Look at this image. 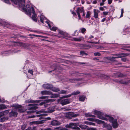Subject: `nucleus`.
Returning a JSON list of instances; mask_svg holds the SVG:
<instances>
[{"label": "nucleus", "instance_id": "obj_1", "mask_svg": "<svg viewBox=\"0 0 130 130\" xmlns=\"http://www.w3.org/2000/svg\"><path fill=\"white\" fill-rule=\"evenodd\" d=\"M103 112L98 111V118L107 121L109 120L112 123V125L113 128H115L118 127L119 124L117 123V119H114L112 117L109 116H107L106 117H104Z\"/></svg>", "mask_w": 130, "mask_h": 130}, {"label": "nucleus", "instance_id": "obj_2", "mask_svg": "<svg viewBox=\"0 0 130 130\" xmlns=\"http://www.w3.org/2000/svg\"><path fill=\"white\" fill-rule=\"evenodd\" d=\"M26 8V10H24L28 12L30 15H31V13H32L33 14L31 17L32 19L34 21H37V15L35 14V12L33 7H32L31 8L30 6L28 4H27Z\"/></svg>", "mask_w": 130, "mask_h": 130}, {"label": "nucleus", "instance_id": "obj_3", "mask_svg": "<svg viewBox=\"0 0 130 130\" xmlns=\"http://www.w3.org/2000/svg\"><path fill=\"white\" fill-rule=\"evenodd\" d=\"M55 110V107L54 106L48 108L47 110L45 111L44 110H41L37 112L38 113H45L42 114L40 115L43 116H45L47 115V113H51L54 111Z\"/></svg>", "mask_w": 130, "mask_h": 130}, {"label": "nucleus", "instance_id": "obj_4", "mask_svg": "<svg viewBox=\"0 0 130 130\" xmlns=\"http://www.w3.org/2000/svg\"><path fill=\"white\" fill-rule=\"evenodd\" d=\"M77 125L75 123H70L69 124H67L65 125L66 128L61 127H57L55 128L56 129H58L59 130H68V128H72V126H75Z\"/></svg>", "mask_w": 130, "mask_h": 130}, {"label": "nucleus", "instance_id": "obj_5", "mask_svg": "<svg viewBox=\"0 0 130 130\" xmlns=\"http://www.w3.org/2000/svg\"><path fill=\"white\" fill-rule=\"evenodd\" d=\"M25 0H15L14 3L15 4H17V3H19V4L20 8H21L23 10H26V8L25 3Z\"/></svg>", "mask_w": 130, "mask_h": 130}, {"label": "nucleus", "instance_id": "obj_6", "mask_svg": "<svg viewBox=\"0 0 130 130\" xmlns=\"http://www.w3.org/2000/svg\"><path fill=\"white\" fill-rule=\"evenodd\" d=\"M12 106L15 108V109L18 110L19 112L21 113L23 112L26 110V109L24 107L22 106L21 105L18 104H13Z\"/></svg>", "mask_w": 130, "mask_h": 130}, {"label": "nucleus", "instance_id": "obj_7", "mask_svg": "<svg viewBox=\"0 0 130 130\" xmlns=\"http://www.w3.org/2000/svg\"><path fill=\"white\" fill-rule=\"evenodd\" d=\"M62 98H60V99L57 100V101L62 105L63 106L68 104L70 103V99H61Z\"/></svg>", "mask_w": 130, "mask_h": 130}, {"label": "nucleus", "instance_id": "obj_8", "mask_svg": "<svg viewBox=\"0 0 130 130\" xmlns=\"http://www.w3.org/2000/svg\"><path fill=\"white\" fill-rule=\"evenodd\" d=\"M84 7H82L81 8L78 7L76 10V11L78 15L79 19H80L81 17L80 13L83 12L84 11Z\"/></svg>", "mask_w": 130, "mask_h": 130}, {"label": "nucleus", "instance_id": "obj_9", "mask_svg": "<svg viewBox=\"0 0 130 130\" xmlns=\"http://www.w3.org/2000/svg\"><path fill=\"white\" fill-rule=\"evenodd\" d=\"M79 127L82 129H87V130H94V129L92 128H89L86 125H79Z\"/></svg>", "mask_w": 130, "mask_h": 130}, {"label": "nucleus", "instance_id": "obj_10", "mask_svg": "<svg viewBox=\"0 0 130 130\" xmlns=\"http://www.w3.org/2000/svg\"><path fill=\"white\" fill-rule=\"evenodd\" d=\"M42 87L46 89H50L52 87V85L49 84H46L43 85Z\"/></svg>", "mask_w": 130, "mask_h": 130}, {"label": "nucleus", "instance_id": "obj_11", "mask_svg": "<svg viewBox=\"0 0 130 130\" xmlns=\"http://www.w3.org/2000/svg\"><path fill=\"white\" fill-rule=\"evenodd\" d=\"M98 76L99 77L102 78H105L108 79L110 78L109 76L108 75L104 74H101L100 73H98Z\"/></svg>", "mask_w": 130, "mask_h": 130}, {"label": "nucleus", "instance_id": "obj_12", "mask_svg": "<svg viewBox=\"0 0 130 130\" xmlns=\"http://www.w3.org/2000/svg\"><path fill=\"white\" fill-rule=\"evenodd\" d=\"M41 93L42 95H50L52 94V92L49 90H44L41 91Z\"/></svg>", "mask_w": 130, "mask_h": 130}, {"label": "nucleus", "instance_id": "obj_13", "mask_svg": "<svg viewBox=\"0 0 130 130\" xmlns=\"http://www.w3.org/2000/svg\"><path fill=\"white\" fill-rule=\"evenodd\" d=\"M40 18L41 22L43 24H44L45 23H46V21L47 22H49L46 19L45 17L42 15H40Z\"/></svg>", "mask_w": 130, "mask_h": 130}, {"label": "nucleus", "instance_id": "obj_14", "mask_svg": "<svg viewBox=\"0 0 130 130\" xmlns=\"http://www.w3.org/2000/svg\"><path fill=\"white\" fill-rule=\"evenodd\" d=\"M61 123L60 122L57 120H54L51 122V124L53 126H55L58 125L60 124Z\"/></svg>", "mask_w": 130, "mask_h": 130}, {"label": "nucleus", "instance_id": "obj_15", "mask_svg": "<svg viewBox=\"0 0 130 130\" xmlns=\"http://www.w3.org/2000/svg\"><path fill=\"white\" fill-rule=\"evenodd\" d=\"M38 105L37 104H29L28 106H31L29 107V108L30 109H36L38 108V107L37 106Z\"/></svg>", "mask_w": 130, "mask_h": 130}, {"label": "nucleus", "instance_id": "obj_16", "mask_svg": "<svg viewBox=\"0 0 130 130\" xmlns=\"http://www.w3.org/2000/svg\"><path fill=\"white\" fill-rule=\"evenodd\" d=\"M17 112L14 110H12L9 114V115L10 117L14 116L15 117H17Z\"/></svg>", "mask_w": 130, "mask_h": 130}, {"label": "nucleus", "instance_id": "obj_17", "mask_svg": "<svg viewBox=\"0 0 130 130\" xmlns=\"http://www.w3.org/2000/svg\"><path fill=\"white\" fill-rule=\"evenodd\" d=\"M46 23H47L48 25L49 26V27L53 31H56L57 29V27H51V23L50 24V23L49 22H47L46 21Z\"/></svg>", "mask_w": 130, "mask_h": 130}, {"label": "nucleus", "instance_id": "obj_18", "mask_svg": "<svg viewBox=\"0 0 130 130\" xmlns=\"http://www.w3.org/2000/svg\"><path fill=\"white\" fill-rule=\"evenodd\" d=\"M114 55L117 56V57L121 56H122L121 57H122L124 56H127L128 55V54H124L122 53H120L119 54H115Z\"/></svg>", "mask_w": 130, "mask_h": 130}, {"label": "nucleus", "instance_id": "obj_19", "mask_svg": "<svg viewBox=\"0 0 130 130\" xmlns=\"http://www.w3.org/2000/svg\"><path fill=\"white\" fill-rule=\"evenodd\" d=\"M122 56L119 57H110L107 58L109 60L111 61H116L115 58H121Z\"/></svg>", "mask_w": 130, "mask_h": 130}, {"label": "nucleus", "instance_id": "obj_20", "mask_svg": "<svg viewBox=\"0 0 130 130\" xmlns=\"http://www.w3.org/2000/svg\"><path fill=\"white\" fill-rule=\"evenodd\" d=\"M84 39L83 37H81L78 38H73V40L75 41H80L81 40Z\"/></svg>", "mask_w": 130, "mask_h": 130}, {"label": "nucleus", "instance_id": "obj_21", "mask_svg": "<svg viewBox=\"0 0 130 130\" xmlns=\"http://www.w3.org/2000/svg\"><path fill=\"white\" fill-rule=\"evenodd\" d=\"M51 95L50 98H56L60 96L59 94H53L52 92V94L50 95Z\"/></svg>", "mask_w": 130, "mask_h": 130}, {"label": "nucleus", "instance_id": "obj_22", "mask_svg": "<svg viewBox=\"0 0 130 130\" xmlns=\"http://www.w3.org/2000/svg\"><path fill=\"white\" fill-rule=\"evenodd\" d=\"M44 121H36L32 122L31 123L32 124H39L43 123L44 122Z\"/></svg>", "mask_w": 130, "mask_h": 130}, {"label": "nucleus", "instance_id": "obj_23", "mask_svg": "<svg viewBox=\"0 0 130 130\" xmlns=\"http://www.w3.org/2000/svg\"><path fill=\"white\" fill-rule=\"evenodd\" d=\"M83 46H84V48H83V49H87V48H90L92 46H96V45H94L93 44V45H92L91 46H90L89 45H83Z\"/></svg>", "mask_w": 130, "mask_h": 130}, {"label": "nucleus", "instance_id": "obj_24", "mask_svg": "<svg viewBox=\"0 0 130 130\" xmlns=\"http://www.w3.org/2000/svg\"><path fill=\"white\" fill-rule=\"evenodd\" d=\"M20 44V45L24 48H26L29 46V45L27 43H21Z\"/></svg>", "mask_w": 130, "mask_h": 130}, {"label": "nucleus", "instance_id": "obj_25", "mask_svg": "<svg viewBox=\"0 0 130 130\" xmlns=\"http://www.w3.org/2000/svg\"><path fill=\"white\" fill-rule=\"evenodd\" d=\"M51 90L55 92H57L60 91L59 88L55 87H52L51 88Z\"/></svg>", "mask_w": 130, "mask_h": 130}, {"label": "nucleus", "instance_id": "obj_26", "mask_svg": "<svg viewBox=\"0 0 130 130\" xmlns=\"http://www.w3.org/2000/svg\"><path fill=\"white\" fill-rule=\"evenodd\" d=\"M94 12V16L95 18H98V10L96 9L93 10Z\"/></svg>", "mask_w": 130, "mask_h": 130}, {"label": "nucleus", "instance_id": "obj_27", "mask_svg": "<svg viewBox=\"0 0 130 130\" xmlns=\"http://www.w3.org/2000/svg\"><path fill=\"white\" fill-rule=\"evenodd\" d=\"M81 79H69L70 82L71 83H74L76 81H80Z\"/></svg>", "mask_w": 130, "mask_h": 130}, {"label": "nucleus", "instance_id": "obj_28", "mask_svg": "<svg viewBox=\"0 0 130 130\" xmlns=\"http://www.w3.org/2000/svg\"><path fill=\"white\" fill-rule=\"evenodd\" d=\"M114 74H116V76H114L115 77L117 76L122 77L123 76V75L122 74H121L120 72H118L116 73H115Z\"/></svg>", "mask_w": 130, "mask_h": 130}, {"label": "nucleus", "instance_id": "obj_29", "mask_svg": "<svg viewBox=\"0 0 130 130\" xmlns=\"http://www.w3.org/2000/svg\"><path fill=\"white\" fill-rule=\"evenodd\" d=\"M73 112H69L68 113V117L71 118V117H73Z\"/></svg>", "mask_w": 130, "mask_h": 130}, {"label": "nucleus", "instance_id": "obj_30", "mask_svg": "<svg viewBox=\"0 0 130 130\" xmlns=\"http://www.w3.org/2000/svg\"><path fill=\"white\" fill-rule=\"evenodd\" d=\"M118 83H119L123 84H127V82L123 80H122L120 81L117 80L116 81Z\"/></svg>", "mask_w": 130, "mask_h": 130}, {"label": "nucleus", "instance_id": "obj_31", "mask_svg": "<svg viewBox=\"0 0 130 130\" xmlns=\"http://www.w3.org/2000/svg\"><path fill=\"white\" fill-rule=\"evenodd\" d=\"M105 126L108 129L110 130H111L112 129L111 126L109 124H106Z\"/></svg>", "mask_w": 130, "mask_h": 130}, {"label": "nucleus", "instance_id": "obj_32", "mask_svg": "<svg viewBox=\"0 0 130 130\" xmlns=\"http://www.w3.org/2000/svg\"><path fill=\"white\" fill-rule=\"evenodd\" d=\"M8 118L7 117H4L0 119V121L2 122H4L5 120H7Z\"/></svg>", "mask_w": 130, "mask_h": 130}, {"label": "nucleus", "instance_id": "obj_33", "mask_svg": "<svg viewBox=\"0 0 130 130\" xmlns=\"http://www.w3.org/2000/svg\"><path fill=\"white\" fill-rule=\"evenodd\" d=\"M85 99V97L83 96H81L79 97V100L80 101H84Z\"/></svg>", "mask_w": 130, "mask_h": 130}, {"label": "nucleus", "instance_id": "obj_34", "mask_svg": "<svg viewBox=\"0 0 130 130\" xmlns=\"http://www.w3.org/2000/svg\"><path fill=\"white\" fill-rule=\"evenodd\" d=\"M9 110H6L2 111V112L3 113V116L7 115L9 113Z\"/></svg>", "mask_w": 130, "mask_h": 130}, {"label": "nucleus", "instance_id": "obj_35", "mask_svg": "<svg viewBox=\"0 0 130 130\" xmlns=\"http://www.w3.org/2000/svg\"><path fill=\"white\" fill-rule=\"evenodd\" d=\"M80 93V92L78 91H74L72 93V94L73 95H76L79 94Z\"/></svg>", "mask_w": 130, "mask_h": 130}, {"label": "nucleus", "instance_id": "obj_36", "mask_svg": "<svg viewBox=\"0 0 130 130\" xmlns=\"http://www.w3.org/2000/svg\"><path fill=\"white\" fill-rule=\"evenodd\" d=\"M55 99H50L48 100H46V101L47 103L49 102H52L55 101Z\"/></svg>", "mask_w": 130, "mask_h": 130}, {"label": "nucleus", "instance_id": "obj_37", "mask_svg": "<svg viewBox=\"0 0 130 130\" xmlns=\"http://www.w3.org/2000/svg\"><path fill=\"white\" fill-rule=\"evenodd\" d=\"M6 108V106L4 104L0 105V109H4Z\"/></svg>", "mask_w": 130, "mask_h": 130}, {"label": "nucleus", "instance_id": "obj_38", "mask_svg": "<svg viewBox=\"0 0 130 130\" xmlns=\"http://www.w3.org/2000/svg\"><path fill=\"white\" fill-rule=\"evenodd\" d=\"M40 101V100H36V101H34L32 100H29L28 101V102H31V103H33V102H35L36 103H39Z\"/></svg>", "mask_w": 130, "mask_h": 130}, {"label": "nucleus", "instance_id": "obj_39", "mask_svg": "<svg viewBox=\"0 0 130 130\" xmlns=\"http://www.w3.org/2000/svg\"><path fill=\"white\" fill-rule=\"evenodd\" d=\"M79 31L82 33H84L86 31V29L84 28H82L80 29Z\"/></svg>", "mask_w": 130, "mask_h": 130}, {"label": "nucleus", "instance_id": "obj_40", "mask_svg": "<svg viewBox=\"0 0 130 130\" xmlns=\"http://www.w3.org/2000/svg\"><path fill=\"white\" fill-rule=\"evenodd\" d=\"M90 17V14L89 11H87V14L86 16V18H88Z\"/></svg>", "mask_w": 130, "mask_h": 130}, {"label": "nucleus", "instance_id": "obj_41", "mask_svg": "<svg viewBox=\"0 0 130 130\" xmlns=\"http://www.w3.org/2000/svg\"><path fill=\"white\" fill-rule=\"evenodd\" d=\"M6 27L7 28H11V26H12V25H10L7 23H6Z\"/></svg>", "mask_w": 130, "mask_h": 130}, {"label": "nucleus", "instance_id": "obj_42", "mask_svg": "<svg viewBox=\"0 0 130 130\" xmlns=\"http://www.w3.org/2000/svg\"><path fill=\"white\" fill-rule=\"evenodd\" d=\"M80 54L82 55H87V54L85 53L84 51H81L80 52Z\"/></svg>", "mask_w": 130, "mask_h": 130}, {"label": "nucleus", "instance_id": "obj_43", "mask_svg": "<svg viewBox=\"0 0 130 130\" xmlns=\"http://www.w3.org/2000/svg\"><path fill=\"white\" fill-rule=\"evenodd\" d=\"M33 71L32 70H29L28 71V72L30 73L32 76L33 75Z\"/></svg>", "mask_w": 130, "mask_h": 130}, {"label": "nucleus", "instance_id": "obj_44", "mask_svg": "<svg viewBox=\"0 0 130 130\" xmlns=\"http://www.w3.org/2000/svg\"><path fill=\"white\" fill-rule=\"evenodd\" d=\"M67 92V91L65 90H62L59 92V94H66Z\"/></svg>", "mask_w": 130, "mask_h": 130}, {"label": "nucleus", "instance_id": "obj_45", "mask_svg": "<svg viewBox=\"0 0 130 130\" xmlns=\"http://www.w3.org/2000/svg\"><path fill=\"white\" fill-rule=\"evenodd\" d=\"M124 13V10L123 9H121V13L120 18L122 17L123 16V13Z\"/></svg>", "mask_w": 130, "mask_h": 130}, {"label": "nucleus", "instance_id": "obj_46", "mask_svg": "<svg viewBox=\"0 0 130 130\" xmlns=\"http://www.w3.org/2000/svg\"><path fill=\"white\" fill-rule=\"evenodd\" d=\"M46 100H44V101L41 102L39 104V105H42L43 104H45L46 103Z\"/></svg>", "mask_w": 130, "mask_h": 130}, {"label": "nucleus", "instance_id": "obj_47", "mask_svg": "<svg viewBox=\"0 0 130 130\" xmlns=\"http://www.w3.org/2000/svg\"><path fill=\"white\" fill-rule=\"evenodd\" d=\"M71 95H73L72 94V93L71 94H69V95H67L65 96H64L63 97V98H68L70 97H71Z\"/></svg>", "mask_w": 130, "mask_h": 130}, {"label": "nucleus", "instance_id": "obj_48", "mask_svg": "<svg viewBox=\"0 0 130 130\" xmlns=\"http://www.w3.org/2000/svg\"><path fill=\"white\" fill-rule=\"evenodd\" d=\"M98 124L103 123L104 122V121L99 120H98Z\"/></svg>", "mask_w": 130, "mask_h": 130}, {"label": "nucleus", "instance_id": "obj_49", "mask_svg": "<svg viewBox=\"0 0 130 130\" xmlns=\"http://www.w3.org/2000/svg\"><path fill=\"white\" fill-rule=\"evenodd\" d=\"M79 115L78 114H74V113L73 112V117H75L78 116Z\"/></svg>", "mask_w": 130, "mask_h": 130}, {"label": "nucleus", "instance_id": "obj_50", "mask_svg": "<svg viewBox=\"0 0 130 130\" xmlns=\"http://www.w3.org/2000/svg\"><path fill=\"white\" fill-rule=\"evenodd\" d=\"M59 32L60 34H61L62 35H64V32H63L62 31L59 30Z\"/></svg>", "mask_w": 130, "mask_h": 130}, {"label": "nucleus", "instance_id": "obj_51", "mask_svg": "<svg viewBox=\"0 0 130 130\" xmlns=\"http://www.w3.org/2000/svg\"><path fill=\"white\" fill-rule=\"evenodd\" d=\"M31 130H38L37 127L34 126L32 128H31Z\"/></svg>", "mask_w": 130, "mask_h": 130}, {"label": "nucleus", "instance_id": "obj_52", "mask_svg": "<svg viewBox=\"0 0 130 130\" xmlns=\"http://www.w3.org/2000/svg\"><path fill=\"white\" fill-rule=\"evenodd\" d=\"M88 125H94L95 124L94 123L92 122H89L88 123Z\"/></svg>", "mask_w": 130, "mask_h": 130}, {"label": "nucleus", "instance_id": "obj_53", "mask_svg": "<svg viewBox=\"0 0 130 130\" xmlns=\"http://www.w3.org/2000/svg\"><path fill=\"white\" fill-rule=\"evenodd\" d=\"M108 12H103V14L105 15H108Z\"/></svg>", "mask_w": 130, "mask_h": 130}, {"label": "nucleus", "instance_id": "obj_54", "mask_svg": "<svg viewBox=\"0 0 130 130\" xmlns=\"http://www.w3.org/2000/svg\"><path fill=\"white\" fill-rule=\"evenodd\" d=\"M121 59L122 61H123L124 62H125L126 60V58H122Z\"/></svg>", "mask_w": 130, "mask_h": 130}, {"label": "nucleus", "instance_id": "obj_55", "mask_svg": "<svg viewBox=\"0 0 130 130\" xmlns=\"http://www.w3.org/2000/svg\"><path fill=\"white\" fill-rule=\"evenodd\" d=\"M93 113L95 115H98V111L97 110H95L93 112Z\"/></svg>", "mask_w": 130, "mask_h": 130}, {"label": "nucleus", "instance_id": "obj_56", "mask_svg": "<svg viewBox=\"0 0 130 130\" xmlns=\"http://www.w3.org/2000/svg\"><path fill=\"white\" fill-rule=\"evenodd\" d=\"M39 99H45L44 96H42L39 97Z\"/></svg>", "mask_w": 130, "mask_h": 130}, {"label": "nucleus", "instance_id": "obj_57", "mask_svg": "<svg viewBox=\"0 0 130 130\" xmlns=\"http://www.w3.org/2000/svg\"><path fill=\"white\" fill-rule=\"evenodd\" d=\"M108 4H110L112 2L111 0H108Z\"/></svg>", "mask_w": 130, "mask_h": 130}, {"label": "nucleus", "instance_id": "obj_58", "mask_svg": "<svg viewBox=\"0 0 130 130\" xmlns=\"http://www.w3.org/2000/svg\"><path fill=\"white\" fill-rule=\"evenodd\" d=\"M100 10H101L103 11L104 10V9L102 7H100L99 8Z\"/></svg>", "mask_w": 130, "mask_h": 130}, {"label": "nucleus", "instance_id": "obj_59", "mask_svg": "<svg viewBox=\"0 0 130 130\" xmlns=\"http://www.w3.org/2000/svg\"><path fill=\"white\" fill-rule=\"evenodd\" d=\"M88 120L91 121H94V119L92 118H89Z\"/></svg>", "mask_w": 130, "mask_h": 130}, {"label": "nucleus", "instance_id": "obj_60", "mask_svg": "<svg viewBox=\"0 0 130 130\" xmlns=\"http://www.w3.org/2000/svg\"><path fill=\"white\" fill-rule=\"evenodd\" d=\"M92 3L94 4H95L97 3V0H94L92 2Z\"/></svg>", "mask_w": 130, "mask_h": 130}, {"label": "nucleus", "instance_id": "obj_61", "mask_svg": "<svg viewBox=\"0 0 130 130\" xmlns=\"http://www.w3.org/2000/svg\"><path fill=\"white\" fill-rule=\"evenodd\" d=\"M44 130H52L51 128H47L44 129Z\"/></svg>", "mask_w": 130, "mask_h": 130}, {"label": "nucleus", "instance_id": "obj_62", "mask_svg": "<svg viewBox=\"0 0 130 130\" xmlns=\"http://www.w3.org/2000/svg\"><path fill=\"white\" fill-rule=\"evenodd\" d=\"M88 117H95V116L92 115H89V116H88Z\"/></svg>", "mask_w": 130, "mask_h": 130}, {"label": "nucleus", "instance_id": "obj_63", "mask_svg": "<svg viewBox=\"0 0 130 130\" xmlns=\"http://www.w3.org/2000/svg\"><path fill=\"white\" fill-rule=\"evenodd\" d=\"M3 116V115L2 112H0V118Z\"/></svg>", "mask_w": 130, "mask_h": 130}, {"label": "nucleus", "instance_id": "obj_64", "mask_svg": "<svg viewBox=\"0 0 130 130\" xmlns=\"http://www.w3.org/2000/svg\"><path fill=\"white\" fill-rule=\"evenodd\" d=\"M31 127H29L27 129L25 130H31Z\"/></svg>", "mask_w": 130, "mask_h": 130}]
</instances>
